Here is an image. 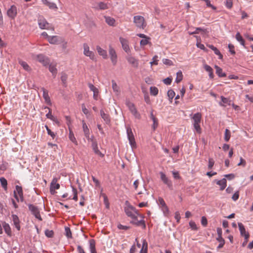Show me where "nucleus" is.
I'll use <instances>...</instances> for the list:
<instances>
[{"label":"nucleus","instance_id":"nucleus-64","mask_svg":"<svg viewBox=\"0 0 253 253\" xmlns=\"http://www.w3.org/2000/svg\"><path fill=\"white\" fill-rule=\"evenodd\" d=\"M117 227L120 230H128V229H129L130 228L129 226L123 225L121 224H118Z\"/></svg>","mask_w":253,"mask_h":253},{"label":"nucleus","instance_id":"nucleus-27","mask_svg":"<svg viewBox=\"0 0 253 253\" xmlns=\"http://www.w3.org/2000/svg\"><path fill=\"white\" fill-rule=\"evenodd\" d=\"M150 119L153 121V124L152 125V127H153V130H154L158 127V120L157 118H156L153 115V111H151V112Z\"/></svg>","mask_w":253,"mask_h":253},{"label":"nucleus","instance_id":"nucleus-36","mask_svg":"<svg viewBox=\"0 0 253 253\" xmlns=\"http://www.w3.org/2000/svg\"><path fill=\"white\" fill-rule=\"evenodd\" d=\"M106 22L110 26H114L115 20L109 16H105Z\"/></svg>","mask_w":253,"mask_h":253},{"label":"nucleus","instance_id":"nucleus-24","mask_svg":"<svg viewBox=\"0 0 253 253\" xmlns=\"http://www.w3.org/2000/svg\"><path fill=\"white\" fill-rule=\"evenodd\" d=\"M57 178H54L51 183H50V190L52 191L53 189H58L60 188V184L59 183H57Z\"/></svg>","mask_w":253,"mask_h":253},{"label":"nucleus","instance_id":"nucleus-3","mask_svg":"<svg viewBox=\"0 0 253 253\" xmlns=\"http://www.w3.org/2000/svg\"><path fill=\"white\" fill-rule=\"evenodd\" d=\"M29 210L31 212L32 214L35 216V217L40 221L42 220L41 214L39 209L37 206H36L33 204L28 205Z\"/></svg>","mask_w":253,"mask_h":253},{"label":"nucleus","instance_id":"nucleus-31","mask_svg":"<svg viewBox=\"0 0 253 253\" xmlns=\"http://www.w3.org/2000/svg\"><path fill=\"white\" fill-rule=\"evenodd\" d=\"M89 249L91 253H97L95 248V242L93 239L89 240Z\"/></svg>","mask_w":253,"mask_h":253},{"label":"nucleus","instance_id":"nucleus-47","mask_svg":"<svg viewBox=\"0 0 253 253\" xmlns=\"http://www.w3.org/2000/svg\"><path fill=\"white\" fill-rule=\"evenodd\" d=\"M19 64L23 67V68L26 71H29L30 70V67L28 65V64L23 61H20Z\"/></svg>","mask_w":253,"mask_h":253},{"label":"nucleus","instance_id":"nucleus-25","mask_svg":"<svg viewBox=\"0 0 253 253\" xmlns=\"http://www.w3.org/2000/svg\"><path fill=\"white\" fill-rule=\"evenodd\" d=\"M226 183L227 181L225 178L216 181V184L220 186V190H223L226 188L227 185Z\"/></svg>","mask_w":253,"mask_h":253},{"label":"nucleus","instance_id":"nucleus-63","mask_svg":"<svg viewBox=\"0 0 253 253\" xmlns=\"http://www.w3.org/2000/svg\"><path fill=\"white\" fill-rule=\"evenodd\" d=\"M158 56L155 55L153 58V61L150 62V64L152 66L153 65H158Z\"/></svg>","mask_w":253,"mask_h":253},{"label":"nucleus","instance_id":"nucleus-11","mask_svg":"<svg viewBox=\"0 0 253 253\" xmlns=\"http://www.w3.org/2000/svg\"><path fill=\"white\" fill-rule=\"evenodd\" d=\"M109 53L113 64L116 65L117 62V56L115 49L111 46H109Z\"/></svg>","mask_w":253,"mask_h":253},{"label":"nucleus","instance_id":"nucleus-28","mask_svg":"<svg viewBox=\"0 0 253 253\" xmlns=\"http://www.w3.org/2000/svg\"><path fill=\"white\" fill-rule=\"evenodd\" d=\"M96 49L98 54L102 56L103 58L106 59L107 58V51L105 50H104L102 48H101L99 46H97Z\"/></svg>","mask_w":253,"mask_h":253},{"label":"nucleus","instance_id":"nucleus-20","mask_svg":"<svg viewBox=\"0 0 253 253\" xmlns=\"http://www.w3.org/2000/svg\"><path fill=\"white\" fill-rule=\"evenodd\" d=\"M91 146L95 154L99 155L100 157L102 158L104 157V155L102 154L98 149L97 142H94V143L92 144Z\"/></svg>","mask_w":253,"mask_h":253},{"label":"nucleus","instance_id":"nucleus-41","mask_svg":"<svg viewBox=\"0 0 253 253\" xmlns=\"http://www.w3.org/2000/svg\"><path fill=\"white\" fill-rule=\"evenodd\" d=\"M216 240L219 243V244L217 247V249L218 250L219 249L222 248L223 247L225 244V241L222 237L216 238Z\"/></svg>","mask_w":253,"mask_h":253},{"label":"nucleus","instance_id":"nucleus-58","mask_svg":"<svg viewBox=\"0 0 253 253\" xmlns=\"http://www.w3.org/2000/svg\"><path fill=\"white\" fill-rule=\"evenodd\" d=\"M44 108L47 109L49 110L48 113L47 114H46V118L48 119H49L51 120L54 117L52 116V115L51 114V109H50L48 107H45Z\"/></svg>","mask_w":253,"mask_h":253},{"label":"nucleus","instance_id":"nucleus-2","mask_svg":"<svg viewBox=\"0 0 253 253\" xmlns=\"http://www.w3.org/2000/svg\"><path fill=\"white\" fill-rule=\"evenodd\" d=\"M133 22L137 28L142 29H144L147 25L144 18L140 15L134 16Z\"/></svg>","mask_w":253,"mask_h":253},{"label":"nucleus","instance_id":"nucleus-17","mask_svg":"<svg viewBox=\"0 0 253 253\" xmlns=\"http://www.w3.org/2000/svg\"><path fill=\"white\" fill-rule=\"evenodd\" d=\"M100 113L101 118L103 119L105 123L109 125L111 122L109 115L106 114L103 110H101Z\"/></svg>","mask_w":253,"mask_h":253},{"label":"nucleus","instance_id":"nucleus-12","mask_svg":"<svg viewBox=\"0 0 253 253\" xmlns=\"http://www.w3.org/2000/svg\"><path fill=\"white\" fill-rule=\"evenodd\" d=\"M126 59L127 62L132 65V67L137 68L138 67V60L135 58L134 57L130 55H128L126 56Z\"/></svg>","mask_w":253,"mask_h":253},{"label":"nucleus","instance_id":"nucleus-42","mask_svg":"<svg viewBox=\"0 0 253 253\" xmlns=\"http://www.w3.org/2000/svg\"><path fill=\"white\" fill-rule=\"evenodd\" d=\"M0 182L2 187L5 190H7V181L4 177L0 178Z\"/></svg>","mask_w":253,"mask_h":253},{"label":"nucleus","instance_id":"nucleus-37","mask_svg":"<svg viewBox=\"0 0 253 253\" xmlns=\"http://www.w3.org/2000/svg\"><path fill=\"white\" fill-rule=\"evenodd\" d=\"M197 40V42H196V46L197 47L199 48L200 49L205 51H207V49L205 47L204 45L200 42L199 41V39H200V38L199 37L196 36V37Z\"/></svg>","mask_w":253,"mask_h":253},{"label":"nucleus","instance_id":"nucleus-1","mask_svg":"<svg viewBox=\"0 0 253 253\" xmlns=\"http://www.w3.org/2000/svg\"><path fill=\"white\" fill-rule=\"evenodd\" d=\"M190 117L192 122V124L194 129L198 133H201V128L200 125L202 120V115L201 113L198 112L194 115L190 114Z\"/></svg>","mask_w":253,"mask_h":253},{"label":"nucleus","instance_id":"nucleus-15","mask_svg":"<svg viewBox=\"0 0 253 253\" xmlns=\"http://www.w3.org/2000/svg\"><path fill=\"white\" fill-rule=\"evenodd\" d=\"M158 204L159 206L162 208V211L164 212V213L166 215L169 213V210L167 206L166 205V203L162 198H159L158 199Z\"/></svg>","mask_w":253,"mask_h":253},{"label":"nucleus","instance_id":"nucleus-9","mask_svg":"<svg viewBox=\"0 0 253 253\" xmlns=\"http://www.w3.org/2000/svg\"><path fill=\"white\" fill-rule=\"evenodd\" d=\"M7 14L11 19H14L17 14V10L16 6L14 5H11L10 8L8 9Z\"/></svg>","mask_w":253,"mask_h":253},{"label":"nucleus","instance_id":"nucleus-13","mask_svg":"<svg viewBox=\"0 0 253 253\" xmlns=\"http://www.w3.org/2000/svg\"><path fill=\"white\" fill-rule=\"evenodd\" d=\"M38 24L42 29H46L48 28V23L47 22L45 18L40 16L38 18Z\"/></svg>","mask_w":253,"mask_h":253},{"label":"nucleus","instance_id":"nucleus-57","mask_svg":"<svg viewBox=\"0 0 253 253\" xmlns=\"http://www.w3.org/2000/svg\"><path fill=\"white\" fill-rule=\"evenodd\" d=\"M228 47L229 48V51L230 52V53L232 55H235L236 52L234 50V46L233 44L230 43L228 44Z\"/></svg>","mask_w":253,"mask_h":253},{"label":"nucleus","instance_id":"nucleus-4","mask_svg":"<svg viewBox=\"0 0 253 253\" xmlns=\"http://www.w3.org/2000/svg\"><path fill=\"white\" fill-rule=\"evenodd\" d=\"M127 135L129 142V144L131 146L132 148H136V145L135 141V139L134 137V135L132 132L131 128L129 127H127L126 129Z\"/></svg>","mask_w":253,"mask_h":253},{"label":"nucleus","instance_id":"nucleus-44","mask_svg":"<svg viewBox=\"0 0 253 253\" xmlns=\"http://www.w3.org/2000/svg\"><path fill=\"white\" fill-rule=\"evenodd\" d=\"M231 136L230 131L229 129H226L224 133V140L226 142L229 141Z\"/></svg>","mask_w":253,"mask_h":253},{"label":"nucleus","instance_id":"nucleus-54","mask_svg":"<svg viewBox=\"0 0 253 253\" xmlns=\"http://www.w3.org/2000/svg\"><path fill=\"white\" fill-rule=\"evenodd\" d=\"M214 53L215 54L218 56V59H222L223 55L220 53V51L215 47L214 49H213Z\"/></svg>","mask_w":253,"mask_h":253},{"label":"nucleus","instance_id":"nucleus-6","mask_svg":"<svg viewBox=\"0 0 253 253\" xmlns=\"http://www.w3.org/2000/svg\"><path fill=\"white\" fill-rule=\"evenodd\" d=\"M84 54L86 56H88L90 59L95 60V56L94 53L93 51L89 50V47L88 45L86 43L84 44Z\"/></svg>","mask_w":253,"mask_h":253},{"label":"nucleus","instance_id":"nucleus-5","mask_svg":"<svg viewBox=\"0 0 253 253\" xmlns=\"http://www.w3.org/2000/svg\"><path fill=\"white\" fill-rule=\"evenodd\" d=\"M132 210H135V208L131 205H128L125 208V213L128 217H131L132 219L137 220V216L132 213Z\"/></svg>","mask_w":253,"mask_h":253},{"label":"nucleus","instance_id":"nucleus-55","mask_svg":"<svg viewBox=\"0 0 253 253\" xmlns=\"http://www.w3.org/2000/svg\"><path fill=\"white\" fill-rule=\"evenodd\" d=\"M67 75L65 73H62L61 77V80L64 84H65L67 80Z\"/></svg>","mask_w":253,"mask_h":253},{"label":"nucleus","instance_id":"nucleus-21","mask_svg":"<svg viewBox=\"0 0 253 253\" xmlns=\"http://www.w3.org/2000/svg\"><path fill=\"white\" fill-rule=\"evenodd\" d=\"M43 92V97L45 100V101L48 104H51V101L50 97L48 95V91L45 89L44 88L42 87L41 88Z\"/></svg>","mask_w":253,"mask_h":253},{"label":"nucleus","instance_id":"nucleus-62","mask_svg":"<svg viewBox=\"0 0 253 253\" xmlns=\"http://www.w3.org/2000/svg\"><path fill=\"white\" fill-rule=\"evenodd\" d=\"M238 166H242L243 167H245L246 165V161L242 157L240 158V162L237 165Z\"/></svg>","mask_w":253,"mask_h":253},{"label":"nucleus","instance_id":"nucleus-49","mask_svg":"<svg viewBox=\"0 0 253 253\" xmlns=\"http://www.w3.org/2000/svg\"><path fill=\"white\" fill-rule=\"evenodd\" d=\"M149 40L150 38L147 37V39H144L141 40L140 44L141 46H145L149 43Z\"/></svg>","mask_w":253,"mask_h":253},{"label":"nucleus","instance_id":"nucleus-19","mask_svg":"<svg viewBox=\"0 0 253 253\" xmlns=\"http://www.w3.org/2000/svg\"><path fill=\"white\" fill-rule=\"evenodd\" d=\"M126 104L131 114L135 113V112L137 111L134 103L131 102L129 100H126Z\"/></svg>","mask_w":253,"mask_h":253},{"label":"nucleus","instance_id":"nucleus-53","mask_svg":"<svg viewBox=\"0 0 253 253\" xmlns=\"http://www.w3.org/2000/svg\"><path fill=\"white\" fill-rule=\"evenodd\" d=\"M45 127L46 128V129L47 130V134L51 136V137L54 139L55 137V134L52 132L48 127L47 126L45 125Z\"/></svg>","mask_w":253,"mask_h":253},{"label":"nucleus","instance_id":"nucleus-7","mask_svg":"<svg viewBox=\"0 0 253 253\" xmlns=\"http://www.w3.org/2000/svg\"><path fill=\"white\" fill-rule=\"evenodd\" d=\"M239 229L240 232V234L242 236H244L245 239L246 240V242H248V239L249 238L250 235L248 232H246V229L244 226V225L241 223L239 222L238 223Z\"/></svg>","mask_w":253,"mask_h":253},{"label":"nucleus","instance_id":"nucleus-59","mask_svg":"<svg viewBox=\"0 0 253 253\" xmlns=\"http://www.w3.org/2000/svg\"><path fill=\"white\" fill-rule=\"evenodd\" d=\"M225 3V5L227 8L230 9L232 7V5H233L232 0H226Z\"/></svg>","mask_w":253,"mask_h":253},{"label":"nucleus","instance_id":"nucleus-8","mask_svg":"<svg viewBox=\"0 0 253 253\" xmlns=\"http://www.w3.org/2000/svg\"><path fill=\"white\" fill-rule=\"evenodd\" d=\"M37 59L39 62L41 63L44 66H46L48 65L50 63L49 59L47 57L43 55V54L38 55L37 56Z\"/></svg>","mask_w":253,"mask_h":253},{"label":"nucleus","instance_id":"nucleus-30","mask_svg":"<svg viewBox=\"0 0 253 253\" xmlns=\"http://www.w3.org/2000/svg\"><path fill=\"white\" fill-rule=\"evenodd\" d=\"M214 68L216 69V74L219 77H225L226 76V73L222 72V69L220 67L217 65H215Z\"/></svg>","mask_w":253,"mask_h":253},{"label":"nucleus","instance_id":"nucleus-61","mask_svg":"<svg viewBox=\"0 0 253 253\" xmlns=\"http://www.w3.org/2000/svg\"><path fill=\"white\" fill-rule=\"evenodd\" d=\"M72 190L74 194V197L73 198V199L76 201L78 200V191L77 190L74 188V187H72Z\"/></svg>","mask_w":253,"mask_h":253},{"label":"nucleus","instance_id":"nucleus-10","mask_svg":"<svg viewBox=\"0 0 253 253\" xmlns=\"http://www.w3.org/2000/svg\"><path fill=\"white\" fill-rule=\"evenodd\" d=\"M120 42L121 43L122 47L123 49L128 54L130 52V50L128 45V41L122 37H120Z\"/></svg>","mask_w":253,"mask_h":253},{"label":"nucleus","instance_id":"nucleus-39","mask_svg":"<svg viewBox=\"0 0 253 253\" xmlns=\"http://www.w3.org/2000/svg\"><path fill=\"white\" fill-rule=\"evenodd\" d=\"M183 79V74L181 71H179L176 73V77L175 80V82L178 83L180 82Z\"/></svg>","mask_w":253,"mask_h":253},{"label":"nucleus","instance_id":"nucleus-51","mask_svg":"<svg viewBox=\"0 0 253 253\" xmlns=\"http://www.w3.org/2000/svg\"><path fill=\"white\" fill-rule=\"evenodd\" d=\"M189 226L192 230L196 231L197 230L198 228L195 222L193 221H190L189 223Z\"/></svg>","mask_w":253,"mask_h":253},{"label":"nucleus","instance_id":"nucleus-52","mask_svg":"<svg viewBox=\"0 0 253 253\" xmlns=\"http://www.w3.org/2000/svg\"><path fill=\"white\" fill-rule=\"evenodd\" d=\"M45 235L46 237L48 238H52L53 236L54 232L52 230H49L48 229H46L45 231Z\"/></svg>","mask_w":253,"mask_h":253},{"label":"nucleus","instance_id":"nucleus-60","mask_svg":"<svg viewBox=\"0 0 253 253\" xmlns=\"http://www.w3.org/2000/svg\"><path fill=\"white\" fill-rule=\"evenodd\" d=\"M214 164V161L212 158L209 159L208 169H211Z\"/></svg>","mask_w":253,"mask_h":253},{"label":"nucleus","instance_id":"nucleus-43","mask_svg":"<svg viewBox=\"0 0 253 253\" xmlns=\"http://www.w3.org/2000/svg\"><path fill=\"white\" fill-rule=\"evenodd\" d=\"M158 89L155 86H151L150 88V94L154 96H156L158 93Z\"/></svg>","mask_w":253,"mask_h":253},{"label":"nucleus","instance_id":"nucleus-45","mask_svg":"<svg viewBox=\"0 0 253 253\" xmlns=\"http://www.w3.org/2000/svg\"><path fill=\"white\" fill-rule=\"evenodd\" d=\"M98 6L99 9L105 10L108 8V6L107 3L103 2H100L98 3Z\"/></svg>","mask_w":253,"mask_h":253},{"label":"nucleus","instance_id":"nucleus-14","mask_svg":"<svg viewBox=\"0 0 253 253\" xmlns=\"http://www.w3.org/2000/svg\"><path fill=\"white\" fill-rule=\"evenodd\" d=\"M160 174L161 176V179L163 181V182L167 184L169 188L170 189H172V182L169 179V178L166 176V174L163 172H160Z\"/></svg>","mask_w":253,"mask_h":253},{"label":"nucleus","instance_id":"nucleus-38","mask_svg":"<svg viewBox=\"0 0 253 253\" xmlns=\"http://www.w3.org/2000/svg\"><path fill=\"white\" fill-rule=\"evenodd\" d=\"M112 88L113 91L116 92L117 94H119L120 93V88L118 86L117 84L115 82L114 80L112 81Z\"/></svg>","mask_w":253,"mask_h":253},{"label":"nucleus","instance_id":"nucleus-35","mask_svg":"<svg viewBox=\"0 0 253 253\" xmlns=\"http://www.w3.org/2000/svg\"><path fill=\"white\" fill-rule=\"evenodd\" d=\"M235 38L236 40L239 42L240 44L245 47V40L240 35V33L238 32L235 35Z\"/></svg>","mask_w":253,"mask_h":253},{"label":"nucleus","instance_id":"nucleus-46","mask_svg":"<svg viewBox=\"0 0 253 253\" xmlns=\"http://www.w3.org/2000/svg\"><path fill=\"white\" fill-rule=\"evenodd\" d=\"M65 235L68 238H72V234L70 228L68 227L65 228Z\"/></svg>","mask_w":253,"mask_h":253},{"label":"nucleus","instance_id":"nucleus-16","mask_svg":"<svg viewBox=\"0 0 253 253\" xmlns=\"http://www.w3.org/2000/svg\"><path fill=\"white\" fill-rule=\"evenodd\" d=\"M16 190L14 191V197L16 199V200L19 202V199L18 196H22L23 193L22 188L21 186L16 185L15 187Z\"/></svg>","mask_w":253,"mask_h":253},{"label":"nucleus","instance_id":"nucleus-32","mask_svg":"<svg viewBox=\"0 0 253 253\" xmlns=\"http://www.w3.org/2000/svg\"><path fill=\"white\" fill-rule=\"evenodd\" d=\"M205 70L209 73V77L211 79H213L214 77L213 73V69L212 68L207 64H205L204 65Z\"/></svg>","mask_w":253,"mask_h":253},{"label":"nucleus","instance_id":"nucleus-56","mask_svg":"<svg viewBox=\"0 0 253 253\" xmlns=\"http://www.w3.org/2000/svg\"><path fill=\"white\" fill-rule=\"evenodd\" d=\"M172 81V77H168L163 80V82L167 85L170 84Z\"/></svg>","mask_w":253,"mask_h":253},{"label":"nucleus","instance_id":"nucleus-18","mask_svg":"<svg viewBox=\"0 0 253 253\" xmlns=\"http://www.w3.org/2000/svg\"><path fill=\"white\" fill-rule=\"evenodd\" d=\"M12 220L13 221L14 225L17 230H20V220L17 215L15 214L12 215Z\"/></svg>","mask_w":253,"mask_h":253},{"label":"nucleus","instance_id":"nucleus-23","mask_svg":"<svg viewBox=\"0 0 253 253\" xmlns=\"http://www.w3.org/2000/svg\"><path fill=\"white\" fill-rule=\"evenodd\" d=\"M43 3L47 6L50 9H57L56 4L54 2H51L49 0H42Z\"/></svg>","mask_w":253,"mask_h":253},{"label":"nucleus","instance_id":"nucleus-33","mask_svg":"<svg viewBox=\"0 0 253 253\" xmlns=\"http://www.w3.org/2000/svg\"><path fill=\"white\" fill-rule=\"evenodd\" d=\"M3 227L5 233L9 237L11 236V228L9 225L6 222H4L3 224Z\"/></svg>","mask_w":253,"mask_h":253},{"label":"nucleus","instance_id":"nucleus-26","mask_svg":"<svg viewBox=\"0 0 253 253\" xmlns=\"http://www.w3.org/2000/svg\"><path fill=\"white\" fill-rule=\"evenodd\" d=\"M49 70L52 73V76L54 78H55L56 74L57 73V70L56 68V64H53L52 63L49 64Z\"/></svg>","mask_w":253,"mask_h":253},{"label":"nucleus","instance_id":"nucleus-22","mask_svg":"<svg viewBox=\"0 0 253 253\" xmlns=\"http://www.w3.org/2000/svg\"><path fill=\"white\" fill-rule=\"evenodd\" d=\"M130 223L137 226H142L144 229L146 228V224L144 220L138 221L137 219V220L132 219V220L130 221Z\"/></svg>","mask_w":253,"mask_h":253},{"label":"nucleus","instance_id":"nucleus-50","mask_svg":"<svg viewBox=\"0 0 253 253\" xmlns=\"http://www.w3.org/2000/svg\"><path fill=\"white\" fill-rule=\"evenodd\" d=\"M204 31V30L202 28L198 27V28H196L194 31H189L188 33L189 35H193V34H198V33H199L200 31Z\"/></svg>","mask_w":253,"mask_h":253},{"label":"nucleus","instance_id":"nucleus-34","mask_svg":"<svg viewBox=\"0 0 253 253\" xmlns=\"http://www.w3.org/2000/svg\"><path fill=\"white\" fill-rule=\"evenodd\" d=\"M69 139L76 145H78V142L74 136V133L71 129L69 127Z\"/></svg>","mask_w":253,"mask_h":253},{"label":"nucleus","instance_id":"nucleus-48","mask_svg":"<svg viewBox=\"0 0 253 253\" xmlns=\"http://www.w3.org/2000/svg\"><path fill=\"white\" fill-rule=\"evenodd\" d=\"M83 128L84 134H87V133H89V129L88 128V126H87L86 124L84 121H83Z\"/></svg>","mask_w":253,"mask_h":253},{"label":"nucleus","instance_id":"nucleus-29","mask_svg":"<svg viewBox=\"0 0 253 253\" xmlns=\"http://www.w3.org/2000/svg\"><path fill=\"white\" fill-rule=\"evenodd\" d=\"M59 37L56 36H49L48 38V41L51 44H57L59 42Z\"/></svg>","mask_w":253,"mask_h":253},{"label":"nucleus","instance_id":"nucleus-40","mask_svg":"<svg viewBox=\"0 0 253 253\" xmlns=\"http://www.w3.org/2000/svg\"><path fill=\"white\" fill-rule=\"evenodd\" d=\"M167 95L170 103H171L174 98V91L172 89L168 90Z\"/></svg>","mask_w":253,"mask_h":253}]
</instances>
